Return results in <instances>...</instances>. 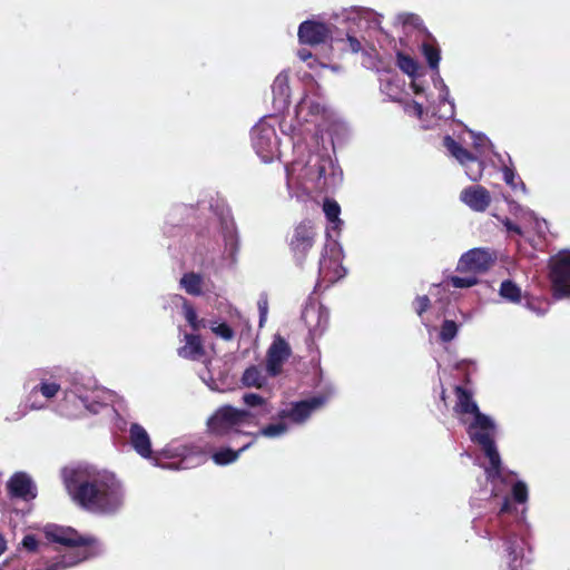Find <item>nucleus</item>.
Returning a JSON list of instances; mask_svg holds the SVG:
<instances>
[{
  "label": "nucleus",
  "instance_id": "f257e3e1",
  "mask_svg": "<svg viewBox=\"0 0 570 570\" xmlns=\"http://www.w3.org/2000/svg\"><path fill=\"white\" fill-rule=\"evenodd\" d=\"M62 480L72 501L90 512L110 514L124 504L122 484L112 473L63 469Z\"/></svg>",
  "mask_w": 570,
  "mask_h": 570
},
{
  "label": "nucleus",
  "instance_id": "f03ea898",
  "mask_svg": "<svg viewBox=\"0 0 570 570\" xmlns=\"http://www.w3.org/2000/svg\"><path fill=\"white\" fill-rule=\"evenodd\" d=\"M257 424L254 411L226 404L218 407L207 420V431L216 438L243 433L242 428Z\"/></svg>",
  "mask_w": 570,
  "mask_h": 570
},
{
  "label": "nucleus",
  "instance_id": "7ed1b4c3",
  "mask_svg": "<svg viewBox=\"0 0 570 570\" xmlns=\"http://www.w3.org/2000/svg\"><path fill=\"white\" fill-rule=\"evenodd\" d=\"M548 267L553 297H570V250L563 249L551 256Z\"/></svg>",
  "mask_w": 570,
  "mask_h": 570
},
{
  "label": "nucleus",
  "instance_id": "20e7f679",
  "mask_svg": "<svg viewBox=\"0 0 570 570\" xmlns=\"http://www.w3.org/2000/svg\"><path fill=\"white\" fill-rule=\"evenodd\" d=\"M317 236L316 227L309 219L302 220L293 228L288 238V247L297 265L302 266L304 264L316 243Z\"/></svg>",
  "mask_w": 570,
  "mask_h": 570
},
{
  "label": "nucleus",
  "instance_id": "39448f33",
  "mask_svg": "<svg viewBox=\"0 0 570 570\" xmlns=\"http://www.w3.org/2000/svg\"><path fill=\"white\" fill-rule=\"evenodd\" d=\"M129 439L130 444L134 448V450L146 459H151L156 465H159L161 468H173V469H180L183 468L184 460H180L179 462H174L169 464H165L161 462V458H173L174 455L169 454V450H164L160 453H157L156 455H153L151 450V442L150 438L147 433V431L138 423H132L129 430Z\"/></svg>",
  "mask_w": 570,
  "mask_h": 570
},
{
  "label": "nucleus",
  "instance_id": "423d86ee",
  "mask_svg": "<svg viewBox=\"0 0 570 570\" xmlns=\"http://www.w3.org/2000/svg\"><path fill=\"white\" fill-rule=\"evenodd\" d=\"M495 261V252L483 247L472 248L460 257L456 271L460 273L483 274L494 265Z\"/></svg>",
  "mask_w": 570,
  "mask_h": 570
},
{
  "label": "nucleus",
  "instance_id": "0eeeda50",
  "mask_svg": "<svg viewBox=\"0 0 570 570\" xmlns=\"http://www.w3.org/2000/svg\"><path fill=\"white\" fill-rule=\"evenodd\" d=\"M292 348L284 337L276 335L266 352V372L271 377L278 376L284 363L291 357Z\"/></svg>",
  "mask_w": 570,
  "mask_h": 570
},
{
  "label": "nucleus",
  "instance_id": "6e6552de",
  "mask_svg": "<svg viewBox=\"0 0 570 570\" xmlns=\"http://www.w3.org/2000/svg\"><path fill=\"white\" fill-rule=\"evenodd\" d=\"M252 144L256 154L265 161L268 163L274 157L276 147V132L271 126H257L252 130Z\"/></svg>",
  "mask_w": 570,
  "mask_h": 570
},
{
  "label": "nucleus",
  "instance_id": "1a4fd4ad",
  "mask_svg": "<svg viewBox=\"0 0 570 570\" xmlns=\"http://www.w3.org/2000/svg\"><path fill=\"white\" fill-rule=\"evenodd\" d=\"M297 36L301 43L317 46L330 40L332 31L324 22L306 20L299 24Z\"/></svg>",
  "mask_w": 570,
  "mask_h": 570
},
{
  "label": "nucleus",
  "instance_id": "9d476101",
  "mask_svg": "<svg viewBox=\"0 0 570 570\" xmlns=\"http://www.w3.org/2000/svg\"><path fill=\"white\" fill-rule=\"evenodd\" d=\"M454 395L456 400L453 412L459 416L461 423L466 424L465 415H472L474 417L478 413H481L471 390L456 385L454 386Z\"/></svg>",
  "mask_w": 570,
  "mask_h": 570
},
{
  "label": "nucleus",
  "instance_id": "9b49d317",
  "mask_svg": "<svg viewBox=\"0 0 570 570\" xmlns=\"http://www.w3.org/2000/svg\"><path fill=\"white\" fill-rule=\"evenodd\" d=\"M460 199L472 210L480 213L485 212L491 204L489 190L481 185L464 188L460 194Z\"/></svg>",
  "mask_w": 570,
  "mask_h": 570
},
{
  "label": "nucleus",
  "instance_id": "f8f14e48",
  "mask_svg": "<svg viewBox=\"0 0 570 570\" xmlns=\"http://www.w3.org/2000/svg\"><path fill=\"white\" fill-rule=\"evenodd\" d=\"M479 439V446L482 449L484 455L489 459V466L485 469L487 479L491 481L500 479L502 473V463L495 445V441L485 435H481Z\"/></svg>",
  "mask_w": 570,
  "mask_h": 570
},
{
  "label": "nucleus",
  "instance_id": "ddd939ff",
  "mask_svg": "<svg viewBox=\"0 0 570 570\" xmlns=\"http://www.w3.org/2000/svg\"><path fill=\"white\" fill-rule=\"evenodd\" d=\"M479 439V446L482 449L484 455L489 459V466L485 469L487 479L491 481L500 479L502 473V463L495 445V441L485 435H481Z\"/></svg>",
  "mask_w": 570,
  "mask_h": 570
},
{
  "label": "nucleus",
  "instance_id": "4468645a",
  "mask_svg": "<svg viewBox=\"0 0 570 570\" xmlns=\"http://www.w3.org/2000/svg\"><path fill=\"white\" fill-rule=\"evenodd\" d=\"M497 426L493 420L484 413H478L473 420L466 426V433L470 440L480 445V436L485 435L491 440H494Z\"/></svg>",
  "mask_w": 570,
  "mask_h": 570
},
{
  "label": "nucleus",
  "instance_id": "2eb2a0df",
  "mask_svg": "<svg viewBox=\"0 0 570 570\" xmlns=\"http://www.w3.org/2000/svg\"><path fill=\"white\" fill-rule=\"evenodd\" d=\"M323 404L322 397H312L308 400H303L299 402H296L292 405L289 410H283L279 412L278 416L281 419H289L295 423H302L304 422L312 412L320 407Z\"/></svg>",
  "mask_w": 570,
  "mask_h": 570
},
{
  "label": "nucleus",
  "instance_id": "dca6fc26",
  "mask_svg": "<svg viewBox=\"0 0 570 570\" xmlns=\"http://www.w3.org/2000/svg\"><path fill=\"white\" fill-rule=\"evenodd\" d=\"M11 498H19L26 501L35 499L37 493L31 479L23 472L14 473L7 484Z\"/></svg>",
  "mask_w": 570,
  "mask_h": 570
},
{
  "label": "nucleus",
  "instance_id": "f3484780",
  "mask_svg": "<svg viewBox=\"0 0 570 570\" xmlns=\"http://www.w3.org/2000/svg\"><path fill=\"white\" fill-rule=\"evenodd\" d=\"M177 353L186 360H200L206 354L200 335L194 333L185 334V345L180 346Z\"/></svg>",
  "mask_w": 570,
  "mask_h": 570
},
{
  "label": "nucleus",
  "instance_id": "a211bd4d",
  "mask_svg": "<svg viewBox=\"0 0 570 570\" xmlns=\"http://www.w3.org/2000/svg\"><path fill=\"white\" fill-rule=\"evenodd\" d=\"M331 252L335 253L336 257L328 258L325 254H322L318 263V271L324 278H327L330 282H333L342 276L340 273L342 266L338 262L336 249L333 247L331 248Z\"/></svg>",
  "mask_w": 570,
  "mask_h": 570
},
{
  "label": "nucleus",
  "instance_id": "6ab92c4d",
  "mask_svg": "<svg viewBox=\"0 0 570 570\" xmlns=\"http://www.w3.org/2000/svg\"><path fill=\"white\" fill-rule=\"evenodd\" d=\"M272 91L274 101H279L281 104L288 105L291 88H289V78L287 73L281 72L274 79L272 85Z\"/></svg>",
  "mask_w": 570,
  "mask_h": 570
},
{
  "label": "nucleus",
  "instance_id": "aec40b11",
  "mask_svg": "<svg viewBox=\"0 0 570 570\" xmlns=\"http://www.w3.org/2000/svg\"><path fill=\"white\" fill-rule=\"evenodd\" d=\"M443 146L450 151V154L458 159L461 164L476 160V157L461 144H459L451 136L446 135L443 138Z\"/></svg>",
  "mask_w": 570,
  "mask_h": 570
},
{
  "label": "nucleus",
  "instance_id": "412c9836",
  "mask_svg": "<svg viewBox=\"0 0 570 570\" xmlns=\"http://www.w3.org/2000/svg\"><path fill=\"white\" fill-rule=\"evenodd\" d=\"M242 383L247 387L262 389L266 385L267 379L259 366L250 365L244 371Z\"/></svg>",
  "mask_w": 570,
  "mask_h": 570
},
{
  "label": "nucleus",
  "instance_id": "4be33fe9",
  "mask_svg": "<svg viewBox=\"0 0 570 570\" xmlns=\"http://www.w3.org/2000/svg\"><path fill=\"white\" fill-rule=\"evenodd\" d=\"M180 286L193 296L203 295V276L195 272L185 273L180 278Z\"/></svg>",
  "mask_w": 570,
  "mask_h": 570
},
{
  "label": "nucleus",
  "instance_id": "5701e85b",
  "mask_svg": "<svg viewBox=\"0 0 570 570\" xmlns=\"http://www.w3.org/2000/svg\"><path fill=\"white\" fill-rule=\"evenodd\" d=\"M252 444L253 442H248L237 451H234L230 448H222L213 453L212 459L217 465L230 464L235 462L238 459L239 454L246 451Z\"/></svg>",
  "mask_w": 570,
  "mask_h": 570
},
{
  "label": "nucleus",
  "instance_id": "b1692460",
  "mask_svg": "<svg viewBox=\"0 0 570 570\" xmlns=\"http://www.w3.org/2000/svg\"><path fill=\"white\" fill-rule=\"evenodd\" d=\"M243 401L247 406L258 407V410L254 412L256 414V419L258 416H266L272 412V406L269 405V403L263 396L256 393L244 394ZM256 422L258 423L257 420Z\"/></svg>",
  "mask_w": 570,
  "mask_h": 570
},
{
  "label": "nucleus",
  "instance_id": "393cba45",
  "mask_svg": "<svg viewBox=\"0 0 570 570\" xmlns=\"http://www.w3.org/2000/svg\"><path fill=\"white\" fill-rule=\"evenodd\" d=\"M422 55L424 56L429 67L432 70L439 69V63L441 59L440 49L435 43V39H431L430 41H424L421 46Z\"/></svg>",
  "mask_w": 570,
  "mask_h": 570
},
{
  "label": "nucleus",
  "instance_id": "a878e982",
  "mask_svg": "<svg viewBox=\"0 0 570 570\" xmlns=\"http://www.w3.org/2000/svg\"><path fill=\"white\" fill-rule=\"evenodd\" d=\"M499 294L510 303H520L522 298L521 288L511 279L501 283Z\"/></svg>",
  "mask_w": 570,
  "mask_h": 570
},
{
  "label": "nucleus",
  "instance_id": "bb28decb",
  "mask_svg": "<svg viewBox=\"0 0 570 570\" xmlns=\"http://www.w3.org/2000/svg\"><path fill=\"white\" fill-rule=\"evenodd\" d=\"M183 311H184V316H185L186 321L188 322L189 326L191 327V330L194 332H197L200 328L205 327V320L198 318L195 307L193 306L191 303H189L186 299L184 301V304H183Z\"/></svg>",
  "mask_w": 570,
  "mask_h": 570
},
{
  "label": "nucleus",
  "instance_id": "cd10ccee",
  "mask_svg": "<svg viewBox=\"0 0 570 570\" xmlns=\"http://www.w3.org/2000/svg\"><path fill=\"white\" fill-rule=\"evenodd\" d=\"M399 68L409 76H414L419 70V65L411 56L399 52L397 53Z\"/></svg>",
  "mask_w": 570,
  "mask_h": 570
},
{
  "label": "nucleus",
  "instance_id": "c85d7f7f",
  "mask_svg": "<svg viewBox=\"0 0 570 570\" xmlns=\"http://www.w3.org/2000/svg\"><path fill=\"white\" fill-rule=\"evenodd\" d=\"M60 390V385L56 382L42 381L31 390V394L41 393L46 399H52Z\"/></svg>",
  "mask_w": 570,
  "mask_h": 570
},
{
  "label": "nucleus",
  "instance_id": "c756f323",
  "mask_svg": "<svg viewBox=\"0 0 570 570\" xmlns=\"http://www.w3.org/2000/svg\"><path fill=\"white\" fill-rule=\"evenodd\" d=\"M458 334V325L454 321L445 320L440 330V340L444 343L451 342Z\"/></svg>",
  "mask_w": 570,
  "mask_h": 570
},
{
  "label": "nucleus",
  "instance_id": "7c9ffc66",
  "mask_svg": "<svg viewBox=\"0 0 570 570\" xmlns=\"http://www.w3.org/2000/svg\"><path fill=\"white\" fill-rule=\"evenodd\" d=\"M287 431V425L284 422H278L275 424H268L261 429L257 435H263L266 438H277L284 434Z\"/></svg>",
  "mask_w": 570,
  "mask_h": 570
},
{
  "label": "nucleus",
  "instance_id": "2f4dec72",
  "mask_svg": "<svg viewBox=\"0 0 570 570\" xmlns=\"http://www.w3.org/2000/svg\"><path fill=\"white\" fill-rule=\"evenodd\" d=\"M304 110H308L309 115H320L323 111V107L318 102L304 97L296 106V114L299 115Z\"/></svg>",
  "mask_w": 570,
  "mask_h": 570
},
{
  "label": "nucleus",
  "instance_id": "473e14b6",
  "mask_svg": "<svg viewBox=\"0 0 570 570\" xmlns=\"http://www.w3.org/2000/svg\"><path fill=\"white\" fill-rule=\"evenodd\" d=\"M324 214L331 223H335L338 220V216L341 213V207L335 200L326 199L323 205Z\"/></svg>",
  "mask_w": 570,
  "mask_h": 570
},
{
  "label": "nucleus",
  "instance_id": "72a5a7b5",
  "mask_svg": "<svg viewBox=\"0 0 570 570\" xmlns=\"http://www.w3.org/2000/svg\"><path fill=\"white\" fill-rule=\"evenodd\" d=\"M450 283L455 288H469L478 284L475 276H452Z\"/></svg>",
  "mask_w": 570,
  "mask_h": 570
},
{
  "label": "nucleus",
  "instance_id": "f704fd0d",
  "mask_svg": "<svg viewBox=\"0 0 570 570\" xmlns=\"http://www.w3.org/2000/svg\"><path fill=\"white\" fill-rule=\"evenodd\" d=\"M512 497L518 503H524L528 500V488L524 482L518 481L513 484Z\"/></svg>",
  "mask_w": 570,
  "mask_h": 570
},
{
  "label": "nucleus",
  "instance_id": "c9c22d12",
  "mask_svg": "<svg viewBox=\"0 0 570 570\" xmlns=\"http://www.w3.org/2000/svg\"><path fill=\"white\" fill-rule=\"evenodd\" d=\"M212 332L225 341H232L235 336L233 328L227 323H220L212 327Z\"/></svg>",
  "mask_w": 570,
  "mask_h": 570
},
{
  "label": "nucleus",
  "instance_id": "e433bc0d",
  "mask_svg": "<svg viewBox=\"0 0 570 570\" xmlns=\"http://www.w3.org/2000/svg\"><path fill=\"white\" fill-rule=\"evenodd\" d=\"M414 308L419 316H421L424 312H426L431 305V301L429 296H417L414 301Z\"/></svg>",
  "mask_w": 570,
  "mask_h": 570
},
{
  "label": "nucleus",
  "instance_id": "4c0bfd02",
  "mask_svg": "<svg viewBox=\"0 0 570 570\" xmlns=\"http://www.w3.org/2000/svg\"><path fill=\"white\" fill-rule=\"evenodd\" d=\"M21 544L28 552H37L39 549V541L33 534L24 535Z\"/></svg>",
  "mask_w": 570,
  "mask_h": 570
},
{
  "label": "nucleus",
  "instance_id": "58836bf2",
  "mask_svg": "<svg viewBox=\"0 0 570 570\" xmlns=\"http://www.w3.org/2000/svg\"><path fill=\"white\" fill-rule=\"evenodd\" d=\"M346 42L351 52L357 53L361 51L362 45L356 37L347 35Z\"/></svg>",
  "mask_w": 570,
  "mask_h": 570
},
{
  "label": "nucleus",
  "instance_id": "ea45409f",
  "mask_svg": "<svg viewBox=\"0 0 570 570\" xmlns=\"http://www.w3.org/2000/svg\"><path fill=\"white\" fill-rule=\"evenodd\" d=\"M503 225H504V227L507 228V230H509V232H513V233H515L517 235H522V229H521V227H520L518 224L513 223L510 218H505V219L503 220Z\"/></svg>",
  "mask_w": 570,
  "mask_h": 570
},
{
  "label": "nucleus",
  "instance_id": "a19ab883",
  "mask_svg": "<svg viewBox=\"0 0 570 570\" xmlns=\"http://www.w3.org/2000/svg\"><path fill=\"white\" fill-rule=\"evenodd\" d=\"M512 510L513 507L510 499L505 498L498 513V518L501 519L504 514L512 512Z\"/></svg>",
  "mask_w": 570,
  "mask_h": 570
},
{
  "label": "nucleus",
  "instance_id": "79ce46f5",
  "mask_svg": "<svg viewBox=\"0 0 570 570\" xmlns=\"http://www.w3.org/2000/svg\"><path fill=\"white\" fill-rule=\"evenodd\" d=\"M503 176H504V180L508 185L514 187L515 184H514V178H515V174H514V170L509 168V167H505L503 169Z\"/></svg>",
  "mask_w": 570,
  "mask_h": 570
},
{
  "label": "nucleus",
  "instance_id": "37998d69",
  "mask_svg": "<svg viewBox=\"0 0 570 570\" xmlns=\"http://www.w3.org/2000/svg\"><path fill=\"white\" fill-rule=\"evenodd\" d=\"M259 308V326H263L264 322L267 317V302H259L258 303Z\"/></svg>",
  "mask_w": 570,
  "mask_h": 570
},
{
  "label": "nucleus",
  "instance_id": "c03bdc74",
  "mask_svg": "<svg viewBox=\"0 0 570 570\" xmlns=\"http://www.w3.org/2000/svg\"><path fill=\"white\" fill-rule=\"evenodd\" d=\"M298 57L303 60V61H306L307 59H309L312 57V52L307 49H301L298 50L297 52Z\"/></svg>",
  "mask_w": 570,
  "mask_h": 570
},
{
  "label": "nucleus",
  "instance_id": "a18cd8bd",
  "mask_svg": "<svg viewBox=\"0 0 570 570\" xmlns=\"http://www.w3.org/2000/svg\"><path fill=\"white\" fill-rule=\"evenodd\" d=\"M7 543L2 535H0V556L6 551Z\"/></svg>",
  "mask_w": 570,
  "mask_h": 570
},
{
  "label": "nucleus",
  "instance_id": "49530a36",
  "mask_svg": "<svg viewBox=\"0 0 570 570\" xmlns=\"http://www.w3.org/2000/svg\"><path fill=\"white\" fill-rule=\"evenodd\" d=\"M415 111H417L419 115L422 114V106L417 102H415Z\"/></svg>",
  "mask_w": 570,
  "mask_h": 570
},
{
  "label": "nucleus",
  "instance_id": "de8ad7c7",
  "mask_svg": "<svg viewBox=\"0 0 570 570\" xmlns=\"http://www.w3.org/2000/svg\"><path fill=\"white\" fill-rule=\"evenodd\" d=\"M100 404H96V406H99ZM89 410L94 413H97V409L95 407V405H91V407H89Z\"/></svg>",
  "mask_w": 570,
  "mask_h": 570
},
{
  "label": "nucleus",
  "instance_id": "09e8293b",
  "mask_svg": "<svg viewBox=\"0 0 570 570\" xmlns=\"http://www.w3.org/2000/svg\"><path fill=\"white\" fill-rule=\"evenodd\" d=\"M414 91H415V94H419V92H421V88L417 86H414Z\"/></svg>",
  "mask_w": 570,
  "mask_h": 570
},
{
  "label": "nucleus",
  "instance_id": "8fccbe9b",
  "mask_svg": "<svg viewBox=\"0 0 570 570\" xmlns=\"http://www.w3.org/2000/svg\"><path fill=\"white\" fill-rule=\"evenodd\" d=\"M311 333H312L313 335H316V328L311 330Z\"/></svg>",
  "mask_w": 570,
  "mask_h": 570
}]
</instances>
